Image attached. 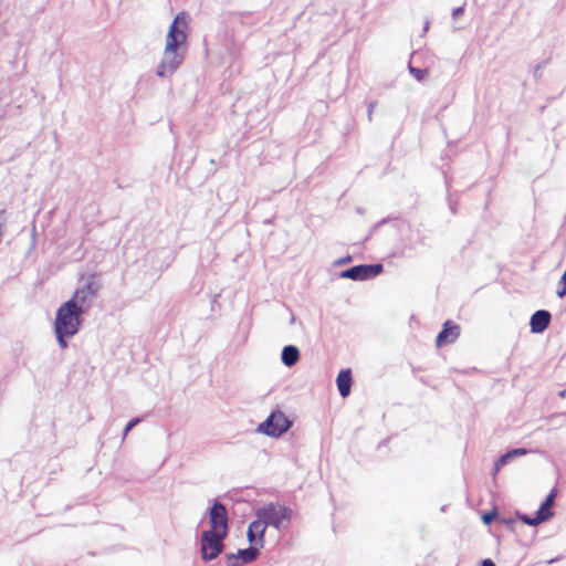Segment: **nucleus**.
<instances>
[{"instance_id":"nucleus-1","label":"nucleus","mask_w":566,"mask_h":566,"mask_svg":"<svg viewBox=\"0 0 566 566\" xmlns=\"http://www.w3.org/2000/svg\"><path fill=\"white\" fill-rule=\"evenodd\" d=\"M187 19L184 12L177 14L169 27L163 60L158 66V75L165 76L171 74L181 64L184 53H179V49L185 46L187 41Z\"/></svg>"},{"instance_id":"nucleus-2","label":"nucleus","mask_w":566,"mask_h":566,"mask_svg":"<svg viewBox=\"0 0 566 566\" xmlns=\"http://www.w3.org/2000/svg\"><path fill=\"white\" fill-rule=\"evenodd\" d=\"M255 515L256 520L250 523L247 536L250 543L256 542L262 546L266 526L272 525L277 530L286 527L290 524L292 512L285 506L270 503L259 509Z\"/></svg>"},{"instance_id":"nucleus-3","label":"nucleus","mask_w":566,"mask_h":566,"mask_svg":"<svg viewBox=\"0 0 566 566\" xmlns=\"http://www.w3.org/2000/svg\"><path fill=\"white\" fill-rule=\"evenodd\" d=\"M83 308L74 300L64 302L56 311L54 332L61 348L67 347L66 339L73 337L80 329Z\"/></svg>"},{"instance_id":"nucleus-4","label":"nucleus","mask_w":566,"mask_h":566,"mask_svg":"<svg viewBox=\"0 0 566 566\" xmlns=\"http://www.w3.org/2000/svg\"><path fill=\"white\" fill-rule=\"evenodd\" d=\"M227 535L220 533L205 531L201 534V554L203 560H212L222 552V541Z\"/></svg>"},{"instance_id":"nucleus-5","label":"nucleus","mask_w":566,"mask_h":566,"mask_svg":"<svg viewBox=\"0 0 566 566\" xmlns=\"http://www.w3.org/2000/svg\"><path fill=\"white\" fill-rule=\"evenodd\" d=\"M291 421L282 411L272 412L265 421L259 426V431L272 436L280 437L289 430Z\"/></svg>"},{"instance_id":"nucleus-6","label":"nucleus","mask_w":566,"mask_h":566,"mask_svg":"<svg viewBox=\"0 0 566 566\" xmlns=\"http://www.w3.org/2000/svg\"><path fill=\"white\" fill-rule=\"evenodd\" d=\"M209 520L211 524V532L228 535V513L224 505L216 502L210 509Z\"/></svg>"},{"instance_id":"nucleus-7","label":"nucleus","mask_w":566,"mask_h":566,"mask_svg":"<svg viewBox=\"0 0 566 566\" xmlns=\"http://www.w3.org/2000/svg\"><path fill=\"white\" fill-rule=\"evenodd\" d=\"M382 271L381 264L374 265H356L342 272L340 276L354 281H363L377 276Z\"/></svg>"},{"instance_id":"nucleus-8","label":"nucleus","mask_w":566,"mask_h":566,"mask_svg":"<svg viewBox=\"0 0 566 566\" xmlns=\"http://www.w3.org/2000/svg\"><path fill=\"white\" fill-rule=\"evenodd\" d=\"M556 496V491L553 490L543 502L538 511L536 512L535 517H530L527 515H521L520 518L527 525L536 526L544 521H547L553 516L551 507L554 504V500Z\"/></svg>"},{"instance_id":"nucleus-9","label":"nucleus","mask_w":566,"mask_h":566,"mask_svg":"<svg viewBox=\"0 0 566 566\" xmlns=\"http://www.w3.org/2000/svg\"><path fill=\"white\" fill-rule=\"evenodd\" d=\"M460 336V326L452 321L443 324L442 331L438 334L436 345L442 347L454 343Z\"/></svg>"},{"instance_id":"nucleus-10","label":"nucleus","mask_w":566,"mask_h":566,"mask_svg":"<svg viewBox=\"0 0 566 566\" xmlns=\"http://www.w3.org/2000/svg\"><path fill=\"white\" fill-rule=\"evenodd\" d=\"M98 289V283L94 280H90L84 286L75 290L72 300L82 306L87 300L96 295Z\"/></svg>"},{"instance_id":"nucleus-11","label":"nucleus","mask_w":566,"mask_h":566,"mask_svg":"<svg viewBox=\"0 0 566 566\" xmlns=\"http://www.w3.org/2000/svg\"><path fill=\"white\" fill-rule=\"evenodd\" d=\"M551 323V314L548 311L539 310L535 312L531 317V331L533 333H543Z\"/></svg>"},{"instance_id":"nucleus-12","label":"nucleus","mask_w":566,"mask_h":566,"mask_svg":"<svg viewBox=\"0 0 566 566\" xmlns=\"http://www.w3.org/2000/svg\"><path fill=\"white\" fill-rule=\"evenodd\" d=\"M258 556V549L250 547L245 549H240L238 555L230 554L227 557L228 566H239L241 563H251Z\"/></svg>"},{"instance_id":"nucleus-13","label":"nucleus","mask_w":566,"mask_h":566,"mask_svg":"<svg viewBox=\"0 0 566 566\" xmlns=\"http://www.w3.org/2000/svg\"><path fill=\"white\" fill-rule=\"evenodd\" d=\"M352 371L349 368L339 371L336 384L339 395L345 398L349 395L352 388Z\"/></svg>"},{"instance_id":"nucleus-14","label":"nucleus","mask_w":566,"mask_h":566,"mask_svg":"<svg viewBox=\"0 0 566 566\" xmlns=\"http://www.w3.org/2000/svg\"><path fill=\"white\" fill-rule=\"evenodd\" d=\"M300 359V352L295 346H285L282 350V361L284 365L294 366Z\"/></svg>"},{"instance_id":"nucleus-15","label":"nucleus","mask_w":566,"mask_h":566,"mask_svg":"<svg viewBox=\"0 0 566 566\" xmlns=\"http://www.w3.org/2000/svg\"><path fill=\"white\" fill-rule=\"evenodd\" d=\"M511 458V453H506L497 459L494 467V474H497L501 468L506 463L507 459Z\"/></svg>"},{"instance_id":"nucleus-16","label":"nucleus","mask_w":566,"mask_h":566,"mask_svg":"<svg viewBox=\"0 0 566 566\" xmlns=\"http://www.w3.org/2000/svg\"><path fill=\"white\" fill-rule=\"evenodd\" d=\"M6 223H7L6 211L1 210L0 211V242L2 241V237L4 234Z\"/></svg>"},{"instance_id":"nucleus-17","label":"nucleus","mask_w":566,"mask_h":566,"mask_svg":"<svg viewBox=\"0 0 566 566\" xmlns=\"http://www.w3.org/2000/svg\"><path fill=\"white\" fill-rule=\"evenodd\" d=\"M410 72L419 81H421L424 77L426 73H427V71L415 69V67H410Z\"/></svg>"},{"instance_id":"nucleus-18","label":"nucleus","mask_w":566,"mask_h":566,"mask_svg":"<svg viewBox=\"0 0 566 566\" xmlns=\"http://www.w3.org/2000/svg\"><path fill=\"white\" fill-rule=\"evenodd\" d=\"M496 512L495 511H492V512H489V513H485L483 516H482V520L485 524H490L495 517H496Z\"/></svg>"},{"instance_id":"nucleus-19","label":"nucleus","mask_w":566,"mask_h":566,"mask_svg":"<svg viewBox=\"0 0 566 566\" xmlns=\"http://www.w3.org/2000/svg\"><path fill=\"white\" fill-rule=\"evenodd\" d=\"M138 422H139V419H137V418L132 419V420L127 423V426H126V428H125V432H124V434H127V432H128L129 430H132V429H133V428H134Z\"/></svg>"},{"instance_id":"nucleus-20","label":"nucleus","mask_w":566,"mask_h":566,"mask_svg":"<svg viewBox=\"0 0 566 566\" xmlns=\"http://www.w3.org/2000/svg\"><path fill=\"white\" fill-rule=\"evenodd\" d=\"M509 453H511V457L522 455V454L526 453V450L525 449H514V450L510 451Z\"/></svg>"},{"instance_id":"nucleus-21","label":"nucleus","mask_w":566,"mask_h":566,"mask_svg":"<svg viewBox=\"0 0 566 566\" xmlns=\"http://www.w3.org/2000/svg\"><path fill=\"white\" fill-rule=\"evenodd\" d=\"M463 12H464L463 7H459V8H455V9L452 11V15H453V17H458V15L462 14Z\"/></svg>"},{"instance_id":"nucleus-22","label":"nucleus","mask_w":566,"mask_h":566,"mask_svg":"<svg viewBox=\"0 0 566 566\" xmlns=\"http://www.w3.org/2000/svg\"><path fill=\"white\" fill-rule=\"evenodd\" d=\"M482 566H495V564L491 559H484Z\"/></svg>"},{"instance_id":"nucleus-23","label":"nucleus","mask_w":566,"mask_h":566,"mask_svg":"<svg viewBox=\"0 0 566 566\" xmlns=\"http://www.w3.org/2000/svg\"><path fill=\"white\" fill-rule=\"evenodd\" d=\"M559 397L566 398V388L562 391H559Z\"/></svg>"}]
</instances>
